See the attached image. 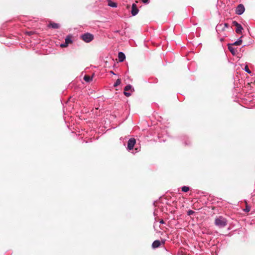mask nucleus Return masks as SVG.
Instances as JSON below:
<instances>
[{
  "label": "nucleus",
  "instance_id": "2",
  "mask_svg": "<svg viewBox=\"0 0 255 255\" xmlns=\"http://www.w3.org/2000/svg\"><path fill=\"white\" fill-rule=\"evenodd\" d=\"M81 39L86 43L92 41L94 39V35L89 32L85 33L80 36Z\"/></svg>",
  "mask_w": 255,
  "mask_h": 255
},
{
  "label": "nucleus",
  "instance_id": "1",
  "mask_svg": "<svg viewBox=\"0 0 255 255\" xmlns=\"http://www.w3.org/2000/svg\"><path fill=\"white\" fill-rule=\"evenodd\" d=\"M215 224L219 228H224L227 225V220L222 216L216 218Z\"/></svg>",
  "mask_w": 255,
  "mask_h": 255
},
{
  "label": "nucleus",
  "instance_id": "20",
  "mask_svg": "<svg viewBox=\"0 0 255 255\" xmlns=\"http://www.w3.org/2000/svg\"><path fill=\"white\" fill-rule=\"evenodd\" d=\"M68 45V44L67 43H66V42H65L64 43H62L60 45V46L61 47H67V46Z\"/></svg>",
  "mask_w": 255,
  "mask_h": 255
},
{
  "label": "nucleus",
  "instance_id": "3",
  "mask_svg": "<svg viewBox=\"0 0 255 255\" xmlns=\"http://www.w3.org/2000/svg\"><path fill=\"white\" fill-rule=\"evenodd\" d=\"M134 91V89L130 85H128L124 88V94L126 97H129Z\"/></svg>",
  "mask_w": 255,
  "mask_h": 255
},
{
  "label": "nucleus",
  "instance_id": "6",
  "mask_svg": "<svg viewBox=\"0 0 255 255\" xmlns=\"http://www.w3.org/2000/svg\"><path fill=\"white\" fill-rule=\"evenodd\" d=\"M233 25L236 27V32L238 34H241L242 33V30H243V28L242 26L239 23L236 21H233Z\"/></svg>",
  "mask_w": 255,
  "mask_h": 255
},
{
  "label": "nucleus",
  "instance_id": "17",
  "mask_svg": "<svg viewBox=\"0 0 255 255\" xmlns=\"http://www.w3.org/2000/svg\"><path fill=\"white\" fill-rule=\"evenodd\" d=\"M121 83V80L120 79H118L116 82L114 83V86L115 87H117L118 86H119L120 84Z\"/></svg>",
  "mask_w": 255,
  "mask_h": 255
},
{
  "label": "nucleus",
  "instance_id": "13",
  "mask_svg": "<svg viewBox=\"0 0 255 255\" xmlns=\"http://www.w3.org/2000/svg\"><path fill=\"white\" fill-rule=\"evenodd\" d=\"M71 38H72L71 35H67L65 39V42H66V43H67L68 44H69L70 43H72V40Z\"/></svg>",
  "mask_w": 255,
  "mask_h": 255
},
{
  "label": "nucleus",
  "instance_id": "12",
  "mask_svg": "<svg viewBox=\"0 0 255 255\" xmlns=\"http://www.w3.org/2000/svg\"><path fill=\"white\" fill-rule=\"evenodd\" d=\"M48 27L54 29H57L59 28V24L54 22H50L48 24Z\"/></svg>",
  "mask_w": 255,
  "mask_h": 255
},
{
  "label": "nucleus",
  "instance_id": "22",
  "mask_svg": "<svg viewBox=\"0 0 255 255\" xmlns=\"http://www.w3.org/2000/svg\"><path fill=\"white\" fill-rule=\"evenodd\" d=\"M142 2L145 4H148L149 3V0H142Z\"/></svg>",
  "mask_w": 255,
  "mask_h": 255
},
{
  "label": "nucleus",
  "instance_id": "24",
  "mask_svg": "<svg viewBox=\"0 0 255 255\" xmlns=\"http://www.w3.org/2000/svg\"><path fill=\"white\" fill-rule=\"evenodd\" d=\"M250 210V208H246V209H245V211L246 212H249Z\"/></svg>",
  "mask_w": 255,
  "mask_h": 255
},
{
  "label": "nucleus",
  "instance_id": "14",
  "mask_svg": "<svg viewBox=\"0 0 255 255\" xmlns=\"http://www.w3.org/2000/svg\"><path fill=\"white\" fill-rule=\"evenodd\" d=\"M108 5L112 7H116L117 6V4L111 0H109Z\"/></svg>",
  "mask_w": 255,
  "mask_h": 255
},
{
  "label": "nucleus",
  "instance_id": "26",
  "mask_svg": "<svg viewBox=\"0 0 255 255\" xmlns=\"http://www.w3.org/2000/svg\"><path fill=\"white\" fill-rule=\"evenodd\" d=\"M110 72H111L112 74H114V75H115V74L114 73V72L113 71H111Z\"/></svg>",
  "mask_w": 255,
  "mask_h": 255
},
{
  "label": "nucleus",
  "instance_id": "15",
  "mask_svg": "<svg viewBox=\"0 0 255 255\" xmlns=\"http://www.w3.org/2000/svg\"><path fill=\"white\" fill-rule=\"evenodd\" d=\"M84 80L87 82H89L92 80V77L88 75H85L84 77Z\"/></svg>",
  "mask_w": 255,
  "mask_h": 255
},
{
  "label": "nucleus",
  "instance_id": "27",
  "mask_svg": "<svg viewBox=\"0 0 255 255\" xmlns=\"http://www.w3.org/2000/svg\"><path fill=\"white\" fill-rule=\"evenodd\" d=\"M28 35H30L31 34V32H28Z\"/></svg>",
  "mask_w": 255,
  "mask_h": 255
},
{
  "label": "nucleus",
  "instance_id": "5",
  "mask_svg": "<svg viewBox=\"0 0 255 255\" xmlns=\"http://www.w3.org/2000/svg\"><path fill=\"white\" fill-rule=\"evenodd\" d=\"M135 143H136V140H135V138H130L128 142L127 149L129 151L132 149Z\"/></svg>",
  "mask_w": 255,
  "mask_h": 255
},
{
  "label": "nucleus",
  "instance_id": "23",
  "mask_svg": "<svg viewBox=\"0 0 255 255\" xmlns=\"http://www.w3.org/2000/svg\"><path fill=\"white\" fill-rule=\"evenodd\" d=\"M159 223L160 224H164V221L163 220H161L160 221Z\"/></svg>",
  "mask_w": 255,
  "mask_h": 255
},
{
  "label": "nucleus",
  "instance_id": "4",
  "mask_svg": "<svg viewBox=\"0 0 255 255\" xmlns=\"http://www.w3.org/2000/svg\"><path fill=\"white\" fill-rule=\"evenodd\" d=\"M229 25L227 23L218 24L216 27V31L218 33L225 30V28H229Z\"/></svg>",
  "mask_w": 255,
  "mask_h": 255
},
{
  "label": "nucleus",
  "instance_id": "7",
  "mask_svg": "<svg viewBox=\"0 0 255 255\" xmlns=\"http://www.w3.org/2000/svg\"><path fill=\"white\" fill-rule=\"evenodd\" d=\"M245 10V7L243 4H239L236 9V13L238 15L242 14Z\"/></svg>",
  "mask_w": 255,
  "mask_h": 255
},
{
  "label": "nucleus",
  "instance_id": "8",
  "mask_svg": "<svg viewBox=\"0 0 255 255\" xmlns=\"http://www.w3.org/2000/svg\"><path fill=\"white\" fill-rule=\"evenodd\" d=\"M138 9L135 3H133L131 6V13L132 16L136 15L138 12Z\"/></svg>",
  "mask_w": 255,
  "mask_h": 255
},
{
  "label": "nucleus",
  "instance_id": "21",
  "mask_svg": "<svg viewBox=\"0 0 255 255\" xmlns=\"http://www.w3.org/2000/svg\"><path fill=\"white\" fill-rule=\"evenodd\" d=\"M194 213V212L193 211H192V210H189L188 211L187 214L188 215H191L193 214Z\"/></svg>",
  "mask_w": 255,
  "mask_h": 255
},
{
  "label": "nucleus",
  "instance_id": "11",
  "mask_svg": "<svg viewBox=\"0 0 255 255\" xmlns=\"http://www.w3.org/2000/svg\"><path fill=\"white\" fill-rule=\"evenodd\" d=\"M161 245V242L159 240L154 241L152 244V247L153 249L157 248Z\"/></svg>",
  "mask_w": 255,
  "mask_h": 255
},
{
  "label": "nucleus",
  "instance_id": "19",
  "mask_svg": "<svg viewBox=\"0 0 255 255\" xmlns=\"http://www.w3.org/2000/svg\"><path fill=\"white\" fill-rule=\"evenodd\" d=\"M245 70L246 72H247L249 74H251L252 72L251 71V70L249 69L248 66L247 65H246L245 67Z\"/></svg>",
  "mask_w": 255,
  "mask_h": 255
},
{
  "label": "nucleus",
  "instance_id": "18",
  "mask_svg": "<svg viewBox=\"0 0 255 255\" xmlns=\"http://www.w3.org/2000/svg\"><path fill=\"white\" fill-rule=\"evenodd\" d=\"M189 190V187L188 186H183L182 187V191L187 192Z\"/></svg>",
  "mask_w": 255,
  "mask_h": 255
},
{
  "label": "nucleus",
  "instance_id": "10",
  "mask_svg": "<svg viewBox=\"0 0 255 255\" xmlns=\"http://www.w3.org/2000/svg\"><path fill=\"white\" fill-rule=\"evenodd\" d=\"M118 58L120 62H123L126 59V56L125 54L122 52H120L118 53Z\"/></svg>",
  "mask_w": 255,
  "mask_h": 255
},
{
  "label": "nucleus",
  "instance_id": "9",
  "mask_svg": "<svg viewBox=\"0 0 255 255\" xmlns=\"http://www.w3.org/2000/svg\"><path fill=\"white\" fill-rule=\"evenodd\" d=\"M228 49L233 55H236L237 53V49L233 47V44H229Z\"/></svg>",
  "mask_w": 255,
  "mask_h": 255
},
{
  "label": "nucleus",
  "instance_id": "25",
  "mask_svg": "<svg viewBox=\"0 0 255 255\" xmlns=\"http://www.w3.org/2000/svg\"><path fill=\"white\" fill-rule=\"evenodd\" d=\"M165 242V240H163V241H162V244H164Z\"/></svg>",
  "mask_w": 255,
  "mask_h": 255
},
{
  "label": "nucleus",
  "instance_id": "16",
  "mask_svg": "<svg viewBox=\"0 0 255 255\" xmlns=\"http://www.w3.org/2000/svg\"><path fill=\"white\" fill-rule=\"evenodd\" d=\"M241 38L242 37H241L239 39H238L232 44H233V45H240L242 43V40L241 39Z\"/></svg>",
  "mask_w": 255,
  "mask_h": 255
}]
</instances>
